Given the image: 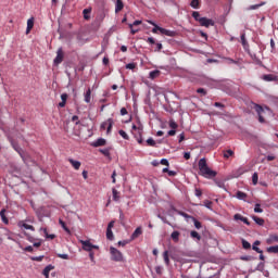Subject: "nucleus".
I'll use <instances>...</instances> for the list:
<instances>
[{"mask_svg":"<svg viewBox=\"0 0 278 278\" xmlns=\"http://www.w3.org/2000/svg\"><path fill=\"white\" fill-rule=\"evenodd\" d=\"M80 244H83V250L88 253L92 252V249H99V245L92 244L89 240H79Z\"/></svg>","mask_w":278,"mask_h":278,"instance_id":"5","label":"nucleus"},{"mask_svg":"<svg viewBox=\"0 0 278 278\" xmlns=\"http://www.w3.org/2000/svg\"><path fill=\"white\" fill-rule=\"evenodd\" d=\"M254 212H255L256 214H262V212H264V210H262L260 203H256V204H255V206H254Z\"/></svg>","mask_w":278,"mask_h":278,"instance_id":"41","label":"nucleus"},{"mask_svg":"<svg viewBox=\"0 0 278 278\" xmlns=\"http://www.w3.org/2000/svg\"><path fill=\"white\" fill-rule=\"evenodd\" d=\"M13 149H14V151H16L18 153V155H21V157L23 160H25V156H23V149L21 147H18V144L13 143Z\"/></svg>","mask_w":278,"mask_h":278,"instance_id":"26","label":"nucleus"},{"mask_svg":"<svg viewBox=\"0 0 278 278\" xmlns=\"http://www.w3.org/2000/svg\"><path fill=\"white\" fill-rule=\"evenodd\" d=\"M148 23L150 25H153V29H152V34H157V31H161V34H163V36H169L173 38V36H175V31L174 30H168L166 28H162L160 26H157V24H155L153 21L149 20Z\"/></svg>","mask_w":278,"mask_h":278,"instance_id":"2","label":"nucleus"},{"mask_svg":"<svg viewBox=\"0 0 278 278\" xmlns=\"http://www.w3.org/2000/svg\"><path fill=\"white\" fill-rule=\"evenodd\" d=\"M192 17H193L194 21H197L198 23H200V21L203 18V17H201V14L199 13V11H193V12H192Z\"/></svg>","mask_w":278,"mask_h":278,"instance_id":"33","label":"nucleus"},{"mask_svg":"<svg viewBox=\"0 0 278 278\" xmlns=\"http://www.w3.org/2000/svg\"><path fill=\"white\" fill-rule=\"evenodd\" d=\"M61 260H70L68 254H58Z\"/></svg>","mask_w":278,"mask_h":278,"instance_id":"58","label":"nucleus"},{"mask_svg":"<svg viewBox=\"0 0 278 278\" xmlns=\"http://www.w3.org/2000/svg\"><path fill=\"white\" fill-rule=\"evenodd\" d=\"M23 251H26L27 253H34V247L28 245V247L24 248Z\"/></svg>","mask_w":278,"mask_h":278,"instance_id":"51","label":"nucleus"},{"mask_svg":"<svg viewBox=\"0 0 278 278\" xmlns=\"http://www.w3.org/2000/svg\"><path fill=\"white\" fill-rule=\"evenodd\" d=\"M17 225H18V227L24 228V229H28V230H30V231H35V230H36V229L34 228V226L28 225V224L25 223L24 220L18 222Z\"/></svg>","mask_w":278,"mask_h":278,"instance_id":"10","label":"nucleus"},{"mask_svg":"<svg viewBox=\"0 0 278 278\" xmlns=\"http://www.w3.org/2000/svg\"><path fill=\"white\" fill-rule=\"evenodd\" d=\"M110 253H111V260L113 262H123V252L118 251V249L111 247Z\"/></svg>","mask_w":278,"mask_h":278,"instance_id":"4","label":"nucleus"},{"mask_svg":"<svg viewBox=\"0 0 278 278\" xmlns=\"http://www.w3.org/2000/svg\"><path fill=\"white\" fill-rule=\"evenodd\" d=\"M262 79H264V81H277V76L273 74H265Z\"/></svg>","mask_w":278,"mask_h":278,"instance_id":"11","label":"nucleus"},{"mask_svg":"<svg viewBox=\"0 0 278 278\" xmlns=\"http://www.w3.org/2000/svg\"><path fill=\"white\" fill-rule=\"evenodd\" d=\"M54 268H55V266H53V265L46 266L45 269L42 270V275L46 278H49V273H51V270H53Z\"/></svg>","mask_w":278,"mask_h":278,"instance_id":"14","label":"nucleus"},{"mask_svg":"<svg viewBox=\"0 0 278 278\" xmlns=\"http://www.w3.org/2000/svg\"><path fill=\"white\" fill-rule=\"evenodd\" d=\"M30 260L31 262H42V260H45V256H31Z\"/></svg>","mask_w":278,"mask_h":278,"instance_id":"47","label":"nucleus"},{"mask_svg":"<svg viewBox=\"0 0 278 278\" xmlns=\"http://www.w3.org/2000/svg\"><path fill=\"white\" fill-rule=\"evenodd\" d=\"M241 260L243 262H251V260H253V257L252 256H241Z\"/></svg>","mask_w":278,"mask_h":278,"instance_id":"60","label":"nucleus"},{"mask_svg":"<svg viewBox=\"0 0 278 278\" xmlns=\"http://www.w3.org/2000/svg\"><path fill=\"white\" fill-rule=\"evenodd\" d=\"M197 92H198L199 94H203V97H205V94H207V91H205V89H203V88H199V89L197 90Z\"/></svg>","mask_w":278,"mask_h":278,"instance_id":"53","label":"nucleus"},{"mask_svg":"<svg viewBox=\"0 0 278 278\" xmlns=\"http://www.w3.org/2000/svg\"><path fill=\"white\" fill-rule=\"evenodd\" d=\"M241 42H242L243 47H244V45H247V35L245 34L241 35Z\"/></svg>","mask_w":278,"mask_h":278,"instance_id":"56","label":"nucleus"},{"mask_svg":"<svg viewBox=\"0 0 278 278\" xmlns=\"http://www.w3.org/2000/svg\"><path fill=\"white\" fill-rule=\"evenodd\" d=\"M194 193H195V197H203V191H201V189L199 188H195Z\"/></svg>","mask_w":278,"mask_h":278,"instance_id":"52","label":"nucleus"},{"mask_svg":"<svg viewBox=\"0 0 278 278\" xmlns=\"http://www.w3.org/2000/svg\"><path fill=\"white\" fill-rule=\"evenodd\" d=\"M198 168H199V175H201L202 177H205V179H214V177H216L217 175L215 170H213L212 168H210V166H207V160H205V157L200 159L198 163Z\"/></svg>","mask_w":278,"mask_h":278,"instance_id":"1","label":"nucleus"},{"mask_svg":"<svg viewBox=\"0 0 278 278\" xmlns=\"http://www.w3.org/2000/svg\"><path fill=\"white\" fill-rule=\"evenodd\" d=\"M161 164H162L163 166H169L168 160H166V159H162V160H161Z\"/></svg>","mask_w":278,"mask_h":278,"instance_id":"61","label":"nucleus"},{"mask_svg":"<svg viewBox=\"0 0 278 278\" xmlns=\"http://www.w3.org/2000/svg\"><path fill=\"white\" fill-rule=\"evenodd\" d=\"M138 25H142V21L137 20V21H135L132 24H129L128 27H129L130 29H132L134 26H138Z\"/></svg>","mask_w":278,"mask_h":278,"instance_id":"48","label":"nucleus"},{"mask_svg":"<svg viewBox=\"0 0 278 278\" xmlns=\"http://www.w3.org/2000/svg\"><path fill=\"white\" fill-rule=\"evenodd\" d=\"M118 134L124 138V140H129V135H127L125 130H119Z\"/></svg>","mask_w":278,"mask_h":278,"instance_id":"45","label":"nucleus"},{"mask_svg":"<svg viewBox=\"0 0 278 278\" xmlns=\"http://www.w3.org/2000/svg\"><path fill=\"white\" fill-rule=\"evenodd\" d=\"M242 247H243V249L249 250V249H251V243L243 239L242 240Z\"/></svg>","mask_w":278,"mask_h":278,"instance_id":"46","label":"nucleus"},{"mask_svg":"<svg viewBox=\"0 0 278 278\" xmlns=\"http://www.w3.org/2000/svg\"><path fill=\"white\" fill-rule=\"evenodd\" d=\"M139 236H142V228L138 227L132 233V239L138 238Z\"/></svg>","mask_w":278,"mask_h":278,"instance_id":"30","label":"nucleus"},{"mask_svg":"<svg viewBox=\"0 0 278 278\" xmlns=\"http://www.w3.org/2000/svg\"><path fill=\"white\" fill-rule=\"evenodd\" d=\"M112 192H113V201H121V192H118L116 188H113Z\"/></svg>","mask_w":278,"mask_h":278,"instance_id":"22","label":"nucleus"},{"mask_svg":"<svg viewBox=\"0 0 278 278\" xmlns=\"http://www.w3.org/2000/svg\"><path fill=\"white\" fill-rule=\"evenodd\" d=\"M154 270H155L156 275H162L163 268H162V266H156V267L154 268Z\"/></svg>","mask_w":278,"mask_h":278,"instance_id":"54","label":"nucleus"},{"mask_svg":"<svg viewBox=\"0 0 278 278\" xmlns=\"http://www.w3.org/2000/svg\"><path fill=\"white\" fill-rule=\"evenodd\" d=\"M114 220L110 222L106 229H113L114 228Z\"/></svg>","mask_w":278,"mask_h":278,"instance_id":"64","label":"nucleus"},{"mask_svg":"<svg viewBox=\"0 0 278 278\" xmlns=\"http://www.w3.org/2000/svg\"><path fill=\"white\" fill-rule=\"evenodd\" d=\"M177 214H179V216H182L184 218H186V220H192L194 217L192 215L187 214L186 212L182 211H176Z\"/></svg>","mask_w":278,"mask_h":278,"instance_id":"20","label":"nucleus"},{"mask_svg":"<svg viewBox=\"0 0 278 278\" xmlns=\"http://www.w3.org/2000/svg\"><path fill=\"white\" fill-rule=\"evenodd\" d=\"M190 5L193 8V10H199L201 2L199 0H192Z\"/></svg>","mask_w":278,"mask_h":278,"instance_id":"31","label":"nucleus"},{"mask_svg":"<svg viewBox=\"0 0 278 278\" xmlns=\"http://www.w3.org/2000/svg\"><path fill=\"white\" fill-rule=\"evenodd\" d=\"M59 224L61 225L62 229L66 231V233H71V229L67 228L66 223L62 219H59Z\"/></svg>","mask_w":278,"mask_h":278,"instance_id":"32","label":"nucleus"},{"mask_svg":"<svg viewBox=\"0 0 278 278\" xmlns=\"http://www.w3.org/2000/svg\"><path fill=\"white\" fill-rule=\"evenodd\" d=\"M105 144H106L105 139L100 138V139H98V140L93 143V147H105Z\"/></svg>","mask_w":278,"mask_h":278,"instance_id":"25","label":"nucleus"},{"mask_svg":"<svg viewBox=\"0 0 278 278\" xmlns=\"http://www.w3.org/2000/svg\"><path fill=\"white\" fill-rule=\"evenodd\" d=\"M43 233L46 238H49L50 240H55V235H49V232L47 231V228H43Z\"/></svg>","mask_w":278,"mask_h":278,"instance_id":"43","label":"nucleus"},{"mask_svg":"<svg viewBox=\"0 0 278 278\" xmlns=\"http://www.w3.org/2000/svg\"><path fill=\"white\" fill-rule=\"evenodd\" d=\"M260 244H261L260 240H256V241L253 243L252 249H253V251H255L256 253H264V251H262L260 248H257V247H260Z\"/></svg>","mask_w":278,"mask_h":278,"instance_id":"23","label":"nucleus"},{"mask_svg":"<svg viewBox=\"0 0 278 278\" xmlns=\"http://www.w3.org/2000/svg\"><path fill=\"white\" fill-rule=\"evenodd\" d=\"M106 238L109 240H114V232L112 231V229L106 228Z\"/></svg>","mask_w":278,"mask_h":278,"instance_id":"37","label":"nucleus"},{"mask_svg":"<svg viewBox=\"0 0 278 278\" xmlns=\"http://www.w3.org/2000/svg\"><path fill=\"white\" fill-rule=\"evenodd\" d=\"M92 101V89L88 88L85 93V103H90Z\"/></svg>","mask_w":278,"mask_h":278,"instance_id":"12","label":"nucleus"},{"mask_svg":"<svg viewBox=\"0 0 278 278\" xmlns=\"http://www.w3.org/2000/svg\"><path fill=\"white\" fill-rule=\"evenodd\" d=\"M253 105H254V110L258 116V122L266 123V119H264V114H265L266 110H267V112H270V108H268V106L263 108L262 105H260L257 103H253Z\"/></svg>","mask_w":278,"mask_h":278,"instance_id":"3","label":"nucleus"},{"mask_svg":"<svg viewBox=\"0 0 278 278\" xmlns=\"http://www.w3.org/2000/svg\"><path fill=\"white\" fill-rule=\"evenodd\" d=\"M34 29V17H30L27 21V28H26V34H29Z\"/></svg>","mask_w":278,"mask_h":278,"instance_id":"19","label":"nucleus"},{"mask_svg":"<svg viewBox=\"0 0 278 278\" xmlns=\"http://www.w3.org/2000/svg\"><path fill=\"white\" fill-rule=\"evenodd\" d=\"M110 123H108V119L105 121V122H103L102 124H101V126H100V128L101 129H108V125H109Z\"/></svg>","mask_w":278,"mask_h":278,"instance_id":"59","label":"nucleus"},{"mask_svg":"<svg viewBox=\"0 0 278 278\" xmlns=\"http://www.w3.org/2000/svg\"><path fill=\"white\" fill-rule=\"evenodd\" d=\"M199 23L201 27H214L215 25L214 21L207 17H202Z\"/></svg>","mask_w":278,"mask_h":278,"instance_id":"7","label":"nucleus"},{"mask_svg":"<svg viewBox=\"0 0 278 278\" xmlns=\"http://www.w3.org/2000/svg\"><path fill=\"white\" fill-rule=\"evenodd\" d=\"M137 142L139 144H142L143 140H142V132H139V137H137Z\"/></svg>","mask_w":278,"mask_h":278,"instance_id":"62","label":"nucleus"},{"mask_svg":"<svg viewBox=\"0 0 278 278\" xmlns=\"http://www.w3.org/2000/svg\"><path fill=\"white\" fill-rule=\"evenodd\" d=\"M252 219L254 220V223H256V225H260V227H263V225H264V218L257 217V216L253 215V216H252Z\"/></svg>","mask_w":278,"mask_h":278,"instance_id":"21","label":"nucleus"},{"mask_svg":"<svg viewBox=\"0 0 278 278\" xmlns=\"http://www.w3.org/2000/svg\"><path fill=\"white\" fill-rule=\"evenodd\" d=\"M266 242L267 244H275V242L278 243V235H270Z\"/></svg>","mask_w":278,"mask_h":278,"instance_id":"17","label":"nucleus"},{"mask_svg":"<svg viewBox=\"0 0 278 278\" xmlns=\"http://www.w3.org/2000/svg\"><path fill=\"white\" fill-rule=\"evenodd\" d=\"M258 179H260V176L257 175V173H254L252 175V184H253V186H257Z\"/></svg>","mask_w":278,"mask_h":278,"instance_id":"39","label":"nucleus"},{"mask_svg":"<svg viewBox=\"0 0 278 278\" xmlns=\"http://www.w3.org/2000/svg\"><path fill=\"white\" fill-rule=\"evenodd\" d=\"M190 236H191V238H193V239H195V240H198V241L201 240V235H200L199 232H197V230H192V231L190 232Z\"/></svg>","mask_w":278,"mask_h":278,"instance_id":"34","label":"nucleus"},{"mask_svg":"<svg viewBox=\"0 0 278 278\" xmlns=\"http://www.w3.org/2000/svg\"><path fill=\"white\" fill-rule=\"evenodd\" d=\"M169 127H170V129H177V127H179V125H177V122L175 119H170Z\"/></svg>","mask_w":278,"mask_h":278,"instance_id":"42","label":"nucleus"},{"mask_svg":"<svg viewBox=\"0 0 278 278\" xmlns=\"http://www.w3.org/2000/svg\"><path fill=\"white\" fill-rule=\"evenodd\" d=\"M90 14H92L91 7L83 10V16H84L85 21H90Z\"/></svg>","mask_w":278,"mask_h":278,"instance_id":"8","label":"nucleus"},{"mask_svg":"<svg viewBox=\"0 0 278 278\" xmlns=\"http://www.w3.org/2000/svg\"><path fill=\"white\" fill-rule=\"evenodd\" d=\"M132 130L138 131V134H142V127H138L136 124L132 125Z\"/></svg>","mask_w":278,"mask_h":278,"instance_id":"50","label":"nucleus"},{"mask_svg":"<svg viewBox=\"0 0 278 278\" xmlns=\"http://www.w3.org/2000/svg\"><path fill=\"white\" fill-rule=\"evenodd\" d=\"M108 126H106V134H111V131H112V127L114 126V119H112V118H109L108 119Z\"/></svg>","mask_w":278,"mask_h":278,"instance_id":"28","label":"nucleus"},{"mask_svg":"<svg viewBox=\"0 0 278 278\" xmlns=\"http://www.w3.org/2000/svg\"><path fill=\"white\" fill-rule=\"evenodd\" d=\"M267 253H278V245H271L269 248H267Z\"/></svg>","mask_w":278,"mask_h":278,"instance_id":"35","label":"nucleus"},{"mask_svg":"<svg viewBox=\"0 0 278 278\" xmlns=\"http://www.w3.org/2000/svg\"><path fill=\"white\" fill-rule=\"evenodd\" d=\"M147 42H149L150 45H155V39L153 37H149L147 39Z\"/></svg>","mask_w":278,"mask_h":278,"instance_id":"63","label":"nucleus"},{"mask_svg":"<svg viewBox=\"0 0 278 278\" xmlns=\"http://www.w3.org/2000/svg\"><path fill=\"white\" fill-rule=\"evenodd\" d=\"M67 99H68V94L67 93H62L61 94V102L59 103V108H65Z\"/></svg>","mask_w":278,"mask_h":278,"instance_id":"13","label":"nucleus"},{"mask_svg":"<svg viewBox=\"0 0 278 278\" xmlns=\"http://www.w3.org/2000/svg\"><path fill=\"white\" fill-rule=\"evenodd\" d=\"M164 263L166 266H170V258L168 257V250L163 253Z\"/></svg>","mask_w":278,"mask_h":278,"instance_id":"27","label":"nucleus"},{"mask_svg":"<svg viewBox=\"0 0 278 278\" xmlns=\"http://www.w3.org/2000/svg\"><path fill=\"white\" fill-rule=\"evenodd\" d=\"M5 208H2L0 211V216H1V220L2 223H4V225H9L10 224V219H8V217L5 216Z\"/></svg>","mask_w":278,"mask_h":278,"instance_id":"16","label":"nucleus"},{"mask_svg":"<svg viewBox=\"0 0 278 278\" xmlns=\"http://www.w3.org/2000/svg\"><path fill=\"white\" fill-rule=\"evenodd\" d=\"M148 147H157V142H155V140H153V138H149L147 141Z\"/></svg>","mask_w":278,"mask_h":278,"instance_id":"40","label":"nucleus"},{"mask_svg":"<svg viewBox=\"0 0 278 278\" xmlns=\"http://www.w3.org/2000/svg\"><path fill=\"white\" fill-rule=\"evenodd\" d=\"M161 74L162 72H160V70H154L150 72L149 77L150 79H157V77H160Z\"/></svg>","mask_w":278,"mask_h":278,"instance_id":"18","label":"nucleus"},{"mask_svg":"<svg viewBox=\"0 0 278 278\" xmlns=\"http://www.w3.org/2000/svg\"><path fill=\"white\" fill-rule=\"evenodd\" d=\"M136 66H137L136 63H128V64H126V68H127L128 71H134V68H136Z\"/></svg>","mask_w":278,"mask_h":278,"instance_id":"49","label":"nucleus"},{"mask_svg":"<svg viewBox=\"0 0 278 278\" xmlns=\"http://www.w3.org/2000/svg\"><path fill=\"white\" fill-rule=\"evenodd\" d=\"M233 218L236 220H241L242 222V218H244V216H242L241 214H235Z\"/></svg>","mask_w":278,"mask_h":278,"instance_id":"57","label":"nucleus"},{"mask_svg":"<svg viewBox=\"0 0 278 278\" xmlns=\"http://www.w3.org/2000/svg\"><path fill=\"white\" fill-rule=\"evenodd\" d=\"M179 236H181V233L179 231L175 230V231L172 232L170 238L175 242H179Z\"/></svg>","mask_w":278,"mask_h":278,"instance_id":"24","label":"nucleus"},{"mask_svg":"<svg viewBox=\"0 0 278 278\" xmlns=\"http://www.w3.org/2000/svg\"><path fill=\"white\" fill-rule=\"evenodd\" d=\"M235 153L232 150H226L224 151V157L225 160H229L230 157H233Z\"/></svg>","mask_w":278,"mask_h":278,"instance_id":"29","label":"nucleus"},{"mask_svg":"<svg viewBox=\"0 0 278 278\" xmlns=\"http://www.w3.org/2000/svg\"><path fill=\"white\" fill-rule=\"evenodd\" d=\"M64 62V50L62 48H59L56 51V56L54 59V64L58 66V64H62Z\"/></svg>","mask_w":278,"mask_h":278,"instance_id":"6","label":"nucleus"},{"mask_svg":"<svg viewBox=\"0 0 278 278\" xmlns=\"http://www.w3.org/2000/svg\"><path fill=\"white\" fill-rule=\"evenodd\" d=\"M68 162L75 170H79V168H81V162L75 161L73 159H68Z\"/></svg>","mask_w":278,"mask_h":278,"instance_id":"9","label":"nucleus"},{"mask_svg":"<svg viewBox=\"0 0 278 278\" xmlns=\"http://www.w3.org/2000/svg\"><path fill=\"white\" fill-rule=\"evenodd\" d=\"M123 8H125V4L123 3V0H116V3H115L116 14H118V12H121L123 10Z\"/></svg>","mask_w":278,"mask_h":278,"instance_id":"15","label":"nucleus"},{"mask_svg":"<svg viewBox=\"0 0 278 278\" xmlns=\"http://www.w3.org/2000/svg\"><path fill=\"white\" fill-rule=\"evenodd\" d=\"M72 122H73V123H76V125H79V116L74 115V116L72 117Z\"/></svg>","mask_w":278,"mask_h":278,"instance_id":"55","label":"nucleus"},{"mask_svg":"<svg viewBox=\"0 0 278 278\" xmlns=\"http://www.w3.org/2000/svg\"><path fill=\"white\" fill-rule=\"evenodd\" d=\"M237 199H239L240 201H244L247 199V193H244L242 191H238Z\"/></svg>","mask_w":278,"mask_h":278,"instance_id":"36","label":"nucleus"},{"mask_svg":"<svg viewBox=\"0 0 278 278\" xmlns=\"http://www.w3.org/2000/svg\"><path fill=\"white\" fill-rule=\"evenodd\" d=\"M262 5H266V2H261L258 4L250 5L249 10H258V8H262Z\"/></svg>","mask_w":278,"mask_h":278,"instance_id":"38","label":"nucleus"},{"mask_svg":"<svg viewBox=\"0 0 278 278\" xmlns=\"http://www.w3.org/2000/svg\"><path fill=\"white\" fill-rule=\"evenodd\" d=\"M192 222H193V225H194L195 229H201V227H202L201 222H199L194 217H193Z\"/></svg>","mask_w":278,"mask_h":278,"instance_id":"44","label":"nucleus"}]
</instances>
